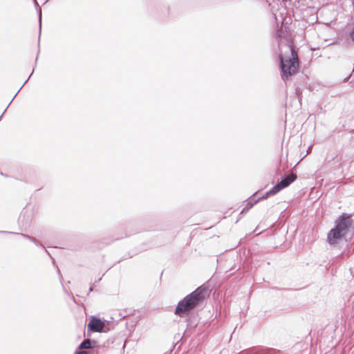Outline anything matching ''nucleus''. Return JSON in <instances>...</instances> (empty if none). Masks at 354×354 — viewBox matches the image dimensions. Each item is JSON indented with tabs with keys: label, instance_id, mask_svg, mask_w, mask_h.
Returning a JSON list of instances; mask_svg holds the SVG:
<instances>
[{
	"label": "nucleus",
	"instance_id": "nucleus-3",
	"mask_svg": "<svg viewBox=\"0 0 354 354\" xmlns=\"http://www.w3.org/2000/svg\"><path fill=\"white\" fill-rule=\"evenodd\" d=\"M351 225V220L348 216L343 217L337 223L336 227L332 229L328 234V240L330 244H335L346 233Z\"/></svg>",
	"mask_w": 354,
	"mask_h": 354
},
{
	"label": "nucleus",
	"instance_id": "nucleus-5",
	"mask_svg": "<svg viewBox=\"0 0 354 354\" xmlns=\"http://www.w3.org/2000/svg\"><path fill=\"white\" fill-rule=\"evenodd\" d=\"M104 326V322L95 317H91L90 322L88 324V328L92 332L101 333L102 332Z\"/></svg>",
	"mask_w": 354,
	"mask_h": 354
},
{
	"label": "nucleus",
	"instance_id": "nucleus-2",
	"mask_svg": "<svg viewBox=\"0 0 354 354\" xmlns=\"http://www.w3.org/2000/svg\"><path fill=\"white\" fill-rule=\"evenodd\" d=\"M209 295V291L207 286L204 285L199 286L194 292L179 301L176 308V315L181 317L188 313L198 304L201 303Z\"/></svg>",
	"mask_w": 354,
	"mask_h": 354
},
{
	"label": "nucleus",
	"instance_id": "nucleus-1",
	"mask_svg": "<svg viewBox=\"0 0 354 354\" xmlns=\"http://www.w3.org/2000/svg\"><path fill=\"white\" fill-rule=\"evenodd\" d=\"M287 50L279 55L282 77L288 79L297 74L299 68L298 53L295 48L292 41H290L286 46Z\"/></svg>",
	"mask_w": 354,
	"mask_h": 354
},
{
	"label": "nucleus",
	"instance_id": "nucleus-4",
	"mask_svg": "<svg viewBox=\"0 0 354 354\" xmlns=\"http://www.w3.org/2000/svg\"><path fill=\"white\" fill-rule=\"evenodd\" d=\"M297 179V175L294 173H291L286 178L282 179L278 184L272 187L269 192H268L264 198H267L270 195H274L278 193L280 190L287 187L290 183L294 182Z\"/></svg>",
	"mask_w": 354,
	"mask_h": 354
},
{
	"label": "nucleus",
	"instance_id": "nucleus-8",
	"mask_svg": "<svg viewBox=\"0 0 354 354\" xmlns=\"http://www.w3.org/2000/svg\"><path fill=\"white\" fill-rule=\"evenodd\" d=\"M252 205H250V206L248 207V209L252 207Z\"/></svg>",
	"mask_w": 354,
	"mask_h": 354
},
{
	"label": "nucleus",
	"instance_id": "nucleus-6",
	"mask_svg": "<svg viewBox=\"0 0 354 354\" xmlns=\"http://www.w3.org/2000/svg\"><path fill=\"white\" fill-rule=\"evenodd\" d=\"M91 341L88 339L84 340L80 346V348L86 349L91 348Z\"/></svg>",
	"mask_w": 354,
	"mask_h": 354
},
{
	"label": "nucleus",
	"instance_id": "nucleus-7",
	"mask_svg": "<svg viewBox=\"0 0 354 354\" xmlns=\"http://www.w3.org/2000/svg\"><path fill=\"white\" fill-rule=\"evenodd\" d=\"M75 354H86V351H77Z\"/></svg>",
	"mask_w": 354,
	"mask_h": 354
}]
</instances>
